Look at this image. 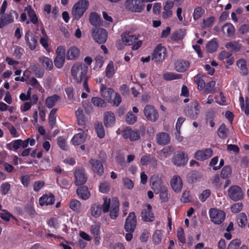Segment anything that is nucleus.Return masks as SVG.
I'll list each match as a JSON object with an SVG mask.
<instances>
[{"instance_id": "79ce46f5", "label": "nucleus", "mask_w": 249, "mask_h": 249, "mask_svg": "<svg viewBox=\"0 0 249 249\" xmlns=\"http://www.w3.org/2000/svg\"><path fill=\"white\" fill-rule=\"evenodd\" d=\"M95 131L98 137L100 139L105 136V130L101 122H97L94 124Z\"/></svg>"}, {"instance_id": "2eb2a0df", "label": "nucleus", "mask_w": 249, "mask_h": 249, "mask_svg": "<svg viewBox=\"0 0 249 249\" xmlns=\"http://www.w3.org/2000/svg\"><path fill=\"white\" fill-rule=\"evenodd\" d=\"M213 154L212 148H205L196 151L194 155V158L197 160L203 161L210 158Z\"/></svg>"}, {"instance_id": "37998d69", "label": "nucleus", "mask_w": 249, "mask_h": 249, "mask_svg": "<svg viewBox=\"0 0 249 249\" xmlns=\"http://www.w3.org/2000/svg\"><path fill=\"white\" fill-rule=\"evenodd\" d=\"M85 141L84 134L83 133H79L73 137L71 142L74 145H79L83 143Z\"/></svg>"}, {"instance_id": "6e6d98bb", "label": "nucleus", "mask_w": 249, "mask_h": 249, "mask_svg": "<svg viewBox=\"0 0 249 249\" xmlns=\"http://www.w3.org/2000/svg\"><path fill=\"white\" fill-rule=\"evenodd\" d=\"M177 237L179 241V242L181 243L182 245H184L186 243V239L184 236V230L182 227H179L177 231Z\"/></svg>"}, {"instance_id": "4468645a", "label": "nucleus", "mask_w": 249, "mask_h": 249, "mask_svg": "<svg viewBox=\"0 0 249 249\" xmlns=\"http://www.w3.org/2000/svg\"><path fill=\"white\" fill-rule=\"evenodd\" d=\"M143 112L147 119L152 122H155L159 118L158 111L153 106L146 105L144 108Z\"/></svg>"}, {"instance_id": "603ef678", "label": "nucleus", "mask_w": 249, "mask_h": 249, "mask_svg": "<svg viewBox=\"0 0 249 249\" xmlns=\"http://www.w3.org/2000/svg\"><path fill=\"white\" fill-rule=\"evenodd\" d=\"M204 10L200 6L195 8L193 13V18L195 20L199 19L204 14Z\"/></svg>"}, {"instance_id": "e433bc0d", "label": "nucleus", "mask_w": 249, "mask_h": 249, "mask_svg": "<svg viewBox=\"0 0 249 249\" xmlns=\"http://www.w3.org/2000/svg\"><path fill=\"white\" fill-rule=\"evenodd\" d=\"M38 60L46 69L51 70L53 68V62L49 57L42 56L39 57Z\"/></svg>"}, {"instance_id": "dca6fc26", "label": "nucleus", "mask_w": 249, "mask_h": 249, "mask_svg": "<svg viewBox=\"0 0 249 249\" xmlns=\"http://www.w3.org/2000/svg\"><path fill=\"white\" fill-rule=\"evenodd\" d=\"M123 137L125 139H129L130 141H136L140 139V131L133 130L131 127H127L123 131Z\"/></svg>"}, {"instance_id": "473e14b6", "label": "nucleus", "mask_w": 249, "mask_h": 249, "mask_svg": "<svg viewBox=\"0 0 249 249\" xmlns=\"http://www.w3.org/2000/svg\"><path fill=\"white\" fill-rule=\"evenodd\" d=\"M141 163L142 165H147L150 163L156 165L157 160L155 157H151L150 155L146 154L142 157Z\"/></svg>"}, {"instance_id": "393cba45", "label": "nucleus", "mask_w": 249, "mask_h": 249, "mask_svg": "<svg viewBox=\"0 0 249 249\" xmlns=\"http://www.w3.org/2000/svg\"><path fill=\"white\" fill-rule=\"evenodd\" d=\"M115 122V114L111 111H107L104 114V123L107 127H112Z\"/></svg>"}, {"instance_id": "3c124183", "label": "nucleus", "mask_w": 249, "mask_h": 249, "mask_svg": "<svg viewBox=\"0 0 249 249\" xmlns=\"http://www.w3.org/2000/svg\"><path fill=\"white\" fill-rule=\"evenodd\" d=\"M91 103L95 106L100 107L106 106V102L101 98L99 97H93L91 99Z\"/></svg>"}, {"instance_id": "4c0bfd02", "label": "nucleus", "mask_w": 249, "mask_h": 249, "mask_svg": "<svg viewBox=\"0 0 249 249\" xmlns=\"http://www.w3.org/2000/svg\"><path fill=\"white\" fill-rule=\"evenodd\" d=\"M22 142V140L18 139L13 140L11 142L6 144V148L9 150H14L17 151L20 147V142Z\"/></svg>"}, {"instance_id": "4d7b16f0", "label": "nucleus", "mask_w": 249, "mask_h": 249, "mask_svg": "<svg viewBox=\"0 0 249 249\" xmlns=\"http://www.w3.org/2000/svg\"><path fill=\"white\" fill-rule=\"evenodd\" d=\"M137 120V116L132 112L129 111L126 115L125 121L130 124H134Z\"/></svg>"}, {"instance_id": "e2e57ef3", "label": "nucleus", "mask_w": 249, "mask_h": 249, "mask_svg": "<svg viewBox=\"0 0 249 249\" xmlns=\"http://www.w3.org/2000/svg\"><path fill=\"white\" fill-rule=\"evenodd\" d=\"M211 190L210 189H206L198 196V198L201 202H204L211 196Z\"/></svg>"}, {"instance_id": "7c9ffc66", "label": "nucleus", "mask_w": 249, "mask_h": 249, "mask_svg": "<svg viewBox=\"0 0 249 249\" xmlns=\"http://www.w3.org/2000/svg\"><path fill=\"white\" fill-rule=\"evenodd\" d=\"M25 11L27 12L29 17L30 18V21H27L26 23L29 24L30 22L33 23L34 24L36 25L38 23V20L37 16L31 6L26 7Z\"/></svg>"}, {"instance_id": "2f4dec72", "label": "nucleus", "mask_w": 249, "mask_h": 249, "mask_svg": "<svg viewBox=\"0 0 249 249\" xmlns=\"http://www.w3.org/2000/svg\"><path fill=\"white\" fill-rule=\"evenodd\" d=\"M240 40L228 42L226 43L225 46L227 49L231 50L232 52H239L242 47V44L240 43Z\"/></svg>"}, {"instance_id": "9b49d317", "label": "nucleus", "mask_w": 249, "mask_h": 249, "mask_svg": "<svg viewBox=\"0 0 249 249\" xmlns=\"http://www.w3.org/2000/svg\"><path fill=\"white\" fill-rule=\"evenodd\" d=\"M137 218L134 212H130L126 218L124 229L125 231L134 232L136 228Z\"/></svg>"}, {"instance_id": "1a4fd4ad", "label": "nucleus", "mask_w": 249, "mask_h": 249, "mask_svg": "<svg viewBox=\"0 0 249 249\" xmlns=\"http://www.w3.org/2000/svg\"><path fill=\"white\" fill-rule=\"evenodd\" d=\"M126 9L131 12L140 13L144 8V4L140 0H126L124 3Z\"/></svg>"}, {"instance_id": "f03ea898", "label": "nucleus", "mask_w": 249, "mask_h": 249, "mask_svg": "<svg viewBox=\"0 0 249 249\" xmlns=\"http://www.w3.org/2000/svg\"><path fill=\"white\" fill-rule=\"evenodd\" d=\"M122 42L126 46L133 45V50H138L142 45V41L139 40V36L130 35L128 31H124L121 35Z\"/></svg>"}, {"instance_id": "c03bdc74", "label": "nucleus", "mask_w": 249, "mask_h": 249, "mask_svg": "<svg viewBox=\"0 0 249 249\" xmlns=\"http://www.w3.org/2000/svg\"><path fill=\"white\" fill-rule=\"evenodd\" d=\"M228 129L225 124H222L219 127L217 131V135L219 137L222 139H226L228 136Z\"/></svg>"}, {"instance_id": "49530a36", "label": "nucleus", "mask_w": 249, "mask_h": 249, "mask_svg": "<svg viewBox=\"0 0 249 249\" xmlns=\"http://www.w3.org/2000/svg\"><path fill=\"white\" fill-rule=\"evenodd\" d=\"M237 222L239 227L243 228L245 227L248 222L247 216L244 213H240L237 218Z\"/></svg>"}, {"instance_id": "5fc2aeb1", "label": "nucleus", "mask_w": 249, "mask_h": 249, "mask_svg": "<svg viewBox=\"0 0 249 249\" xmlns=\"http://www.w3.org/2000/svg\"><path fill=\"white\" fill-rule=\"evenodd\" d=\"M215 85V82L214 81H211L205 84V87L204 89L205 94L210 93H213L214 92V87Z\"/></svg>"}, {"instance_id": "f8f14e48", "label": "nucleus", "mask_w": 249, "mask_h": 249, "mask_svg": "<svg viewBox=\"0 0 249 249\" xmlns=\"http://www.w3.org/2000/svg\"><path fill=\"white\" fill-rule=\"evenodd\" d=\"M73 174L75 179L74 181L75 185H82L86 182L87 177L83 167L76 168L74 171Z\"/></svg>"}, {"instance_id": "bf43d9fd", "label": "nucleus", "mask_w": 249, "mask_h": 249, "mask_svg": "<svg viewBox=\"0 0 249 249\" xmlns=\"http://www.w3.org/2000/svg\"><path fill=\"white\" fill-rule=\"evenodd\" d=\"M104 203L102 206V210L104 213H107L109 212V208L111 207L110 199H107V197H103Z\"/></svg>"}, {"instance_id": "13d9d810", "label": "nucleus", "mask_w": 249, "mask_h": 249, "mask_svg": "<svg viewBox=\"0 0 249 249\" xmlns=\"http://www.w3.org/2000/svg\"><path fill=\"white\" fill-rule=\"evenodd\" d=\"M201 177V176L200 174L197 171H193L188 175L189 180H190L191 182H196L197 180L200 178Z\"/></svg>"}, {"instance_id": "0eeeda50", "label": "nucleus", "mask_w": 249, "mask_h": 249, "mask_svg": "<svg viewBox=\"0 0 249 249\" xmlns=\"http://www.w3.org/2000/svg\"><path fill=\"white\" fill-rule=\"evenodd\" d=\"M18 17L17 11L11 10L8 13L1 15L0 17V29L3 28L6 25L14 21V18H18Z\"/></svg>"}, {"instance_id": "c85d7f7f", "label": "nucleus", "mask_w": 249, "mask_h": 249, "mask_svg": "<svg viewBox=\"0 0 249 249\" xmlns=\"http://www.w3.org/2000/svg\"><path fill=\"white\" fill-rule=\"evenodd\" d=\"M80 54V51L75 46L71 47L66 53V58L68 60H75L77 59Z\"/></svg>"}, {"instance_id": "0e129e2a", "label": "nucleus", "mask_w": 249, "mask_h": 249, "mask_svg": "<svg viewBox=\"0 0 249 249\" xmlns=\"http://www.w3.org/2000/svg\"><path fill=\"white\" fill-rule=\"evenodd\" d=\"M56 183L62 188H66L69 185L67 179L60 177L56 178Z\"/></svg>"}, {"instance_id": "7ed1b4c3", "label": "nucleus", "mask_w": 249, "mask_h": 249, "mask_svg": "<svg viewBox=\"0 0 249 249\" xmlns=\"http://www.w3.org/2000/svg\"><path fill=\"white\" fill-rule=\"evenodd\" d=\"M89 4L88 0H79L73 6L71 15L73 19L78 20L89 8Z\"/></svg>"}, {"instance_id": "6e6552de", "label": "nucleus", "mask_w": 249, "mask_h": 249, "mask_svg": "<svg viewBox=\"0 0 249 249\" xmlns=\"http://www.w3.org/2000/svg\"><path fill=\"white\" fill-rule=\"evenodd\" d=\"M92 36L95 41L99 44H103L107 41V33L102 28H95L92 30Z\"/></svg>"}, {"instance_id": "052dcab7", "label": "nucleus", "mask_w": 249, "mask_h": 249, "mask_svg": "<svg viewBox=\"0 0 249 249\" xmlns=\"http://www.w3.org/2000/svg\"><path fill=\"white\" fill-rule=\"evenodd\" d=\"M81 204L76 199H72L70 203V208L74 211H78L80 209Z\"/></svg>"}, {"instance_id": "774afa93", "label": "nucleus", "mask_w": 249, "mask_h": 249, "mask_svg": "<svg viewBox=\"0 0 249 249\" xmlns=\"http://www.w3.org/2000/svg\"><path fill=\"white\" fill-rule=\"evenodd\" d=\"M162 238L161 231L160 230H156L153 235V242L158 244L161 242Z\"/></svg>"}, {"instance_id": "a211bd4d", "label": "nucleus", "mask_w": 249, "mask_h": 249, "mask_svg": "<svg viewBox=\"0 0 249 249\" xmlns=\"http://www.w3.org/2000/svg\"><path fill=\"white\" fill-rule=\"evenodd\" d=\"M188 156L183 151L178 152L172 158V161L178 166L185 165L188 161Z\"/></svg>"}, {"instance_id": "a18cd8bd", "label": "nucleus", "mask_w": 249, "mask_h": 249, "mask_svg": "<svg viewBox=\"0 0 249 249\" xmlns=\"http://www.w3.org/2000/svg\"><path fill=\"white\" fill-rule=\"evenodd\" d=\"M218 43L215 39H213L209 41L206 45L207 51L210 53H213L216 51L218 48Z\"/></svg>"}, {"instance_id": "423d86ee", "label": "nucleus", "mask_w": 249, "mask_h": 249, "mask_svg": "<svg viewBox=\"0 0 249 249\" xmlns=\"http://www.w3.org/2000/svg\"><path fill=\"white\" fill-rule=\"evenodd\" d=\"M211 220L216 224H220L225 219L226 214L223 211L211 208L209 211Z\"/></svg>"}, {"instance_id": "39448f33", "label": "nucleus", "mask_w": 249, "mask_h": 249, "mask_svg": "<svg viewBox=\"0 0 249 249\" xmlns=\"http://www.w3.org/2000/svg\"><path fill=\"white\" fill-rule=\"evenodd\" d=\"M229 198L234 201L241 200L244 198V193L242 189L238 185H231L228 190Z\"/></svg>"}, {"instance_id": "c756f323", "label": "nucleus", "mask_w": 249, "mask_h": 249, "mask_svg": "<svg viewBox=\"0 0 249 249\" xmlns=\"http://www.w3.org/2000/svg\"><path fill=\"white\" fill-rule=\"evenodd\" d=\"M76 193L83 200L88 199L90 196V192L86 186H80L77 188Z\"/></svg>"}, {"instance_id": "20e7f679", "label": "nucleus", "mask_w": 249, "mask_h": 249, "mask_svg": "<svg viewBox=\"0 0 249 249\" xmlns=\"http://www.w3.org/2000/svg\"><path fill=\"white\" fill-rule=\"evenodd\" d=\"M200 108L201 107L198 102L194 101L185 108L184 112L186 116L192 120H196L200 113Z\"/></svg>"}, {"instance_id": "69168bd1", "label": "nucleus", "mask_w": 249, "mask_h": 249, "mask_svg": "<svg viewBox=\"0 0 249 249\" xmlns=\"http://www.w3.org/2000/svg\"><path fill=\"white\" fill-rule=\"evenodd\" d=\"M241 243L240 239H235L231 240L227 249H238Z\"/></svg>"}, {"instance_id": "ddd939ff", "label": "nucleus", "mask_w": 249, "mask_h": 249, "mask_svg": "<svg viewBox=\"0 0 249 249\" xmlns=\"http://www.w3.org/2000/svg\"><path fill=\"white\" fill-rule=\"evenodd\" d=\"M166 55V49L161 44H159L154 49L152 56V60L155 61H162L164 60Z\"/></svg>"}, {"instance_id": "9d476101", "label": "nucleus", "mask_w": 249, "mask_h": 249, "mask_svg": "<svg viewBox=\"0 0 249 249\" xmlns=\"http://www.w3.org/2000/svg\"><path fill=\"white\" fill-rule=\"evenodd\" d=\"M66 50L64 47L58 46L56 50V56L54 60V66L58 68H61L64 64L65 60Z\"/></svg>"}, {"instance_id": "8fccbe9b", "label": "nucleus", "mask_w": 249, "mask_h": 249, "mask_svg": "<svg viewBox=\"0 0 249 249\" xmlns=\"http://www.w3.org/2000/svg\"><path fill=\"white\" fill-rule=\"evenodd\" d=\"M231 174V168L230 166H225L221 170L220 176L222 178L226 179L230 178Z\"/></svg>"}, {"instance_id": "5701e85b", "label": "nucleus", "mask_w": 249, "mask_h": 249, "mask_svg": "<svg viewBox=\"0 0 249 249\" xmlns=\"http://www.w3.org/2000/svg\"><path fill=\"white\" fill-rule=\"evenodd\" d=\"M141 216L143 221L152 222L154 220L155 216L152 212V206L150 204H147V209L142 211Z\"/></svg>"}, {"instance_id": "de8ad7c7", "label": "nucleus", "mask_w": 249, "mask_h": 249, "mask_svg": "<svg viewBox=\"0 0 249 249\" xmlns=\"http://www.w3.org/2000/svg\"><path fill=\"white\" fill-rule=\"evenodd\" d=\"M160 197L161 202H167L169 200L168 197V190L166 187H162V189L160 190Z\"/></svg>"}, {"instance_id": "4be33fe9", "label": "nucleus", "mask_w": 249, "mask_h": 249, "mask_svg": "<svg viewBox=\"0 0 249 249\" xmlns=\"http://www.w3.org/2000/svg\"><path fill=\"white\" fill-rule=\"evenodd\" d=\"M119 202L117 198L114 197L112 199L111 207L110 210V217L112 219H116L119 215Z\"/></svg>"}, {"instance_id": "f3484780", "label": "nucleus", "mask_w": 249, "mask_h": 249, "mask_svg": "<svg viewBox=\"0 0 249 249\" xmlns=\"http://www.w3.org/2000/svg\"><path fill=\"white\" fill-rule=\"evenodd\" d=\"M25 40L31 50H34L38 45V37L33 35L31 31L28 30L25 35Z\"/></svg>"}, {"instance_id": "09e8293b", "label": "nucleus", "mask_w": 249, "mask_h": 249, "mask_svg": "<svg viewBox=\"0 0 249 249\" xmlns=\"http://www.w3.org/2000/svg\"><path fill=\"white\" fill-rule=\"evenodd\" d=\"M115 73V70L113 63L109 62L107 66L106 69V76L107 78H111Z\"/></svg>"}, {"instance_id": "aec40b11", "label": "nucleus", "mask_w": 249, "mask_h": 249, "mask_svg": "<svg viewBox=\"0 0 249 249\" xmlns=\"http://www.w3.org/2000/svg\"><path fill=\"white\" fill-rule=\"evenodd\" d=\"M93 172L101 176L104 172V168L102 162L99 160L91 159L89 161Z\"/></svg>"}, {"instance_id": "412c9836", "label": "nucleus", "mask_w": 249, "mask_h": 249, "mask_svg": "<svg viewBox=\"0 0 249 249\" xmlns=\"http://www.w3.org/2000/svg\"><path fill=\"white\" fill-rule=\"evenodd\" d=\"M101 223L100 222H95L90 227V232L93 236L95 243L99 244L101 239L100 237V228Z\"/></svg>"}, {"instance_id": "f704fd0d", "label": "nucleus", "mask_w": 249, "mask_h": 249, "mask_svg": "<svg viewBox=\"0 0 249 249\" xmlns=\"http://www.w3.org/2000/svg\"><path fill=\"white\" fill-rule=\"evenodd\" d=\"M59 99L60 96L56 94L49 96L46 99L45 105L48 108H52Z\"/></svg>"}, {"instance_id": "338daca9", "label": "nucleus", "mask_w": 249, "mask_h": 249, "mask_svg": "<svg viewBox=\"0 0 249 249\" xmlns=\"http://www.w3.org/2000/svg\"><path fill=\"white\" fill-rule=\"evenodd\" d=\"M110 189L109 183L107 181H104L100 183L99 185V191L102 193H107Z\"/></svg>"}, {"instance_id": "72a5a7b5", "label": "nucleus", "mask_w": 249, "mask_h": 249, "mask_svg": "<svg viewBox=\"0 0 249 249\" xmlns=\"http://www.w3.org/2000/svg\"><path fill=\"white\" fill-rule=\"evenodd\" d=\"M222 30L224 33H227V36L228 37L233 36L234 35L235 31L234 26L230 23H227L225 24L223 26Z\"/></svg>"}, {"instance_id": "cd10ccee", "label": "nucleus", "mask_w": 249, "mask_h": 249, "mask_svg": "<svg viewBox=\"0 0 249 249\" xmlns=\"http://www.w3.org/2000/svg\"><path fill=\"white\" fill-rule=\"evenodd\" d=\"M156 141L158 144L165 145L170 142V136L166 132H160L157 135Z\"/></svg>"}, {"instance_id": "6ab92c4d", "label": "nucleus", "mask_w": 249, "mask_h": 249, "mask_svg": "<svg viewBox=\"0 0 249 249\" xmlns=\"http://www.w3.org/2000/svg\"><path fill=\"white\" fill-rule=\"evenodd\" d=\"M150 185L156 194H159L162 187H166L162 185V180L158 176L154 175L150 178Z\"/></svg>"}, {"instance_id": "bb28decb", "label": "nucleus", "mask_w": 249, "mask_h": 249, "mask_svg": "<svg viewBox=\"0 0 249 249\" xmlns=\"http://www.w3.org/2000/svg\"><path fill=\"white\" fill-rule=\"evenodd\" d=\"M190 65V62L188 60L180 59L175 63V68L178 72H184L188 69Z\"/></svg>"}, {"instance_id": "c9c22d12", "label": "nucleus", "mask_w": 249, "mask_h": 249, "mask_svg": "<svg viewBox=\"0 0 249 249\" xmlns=\"http://www.w3.org/2000/svg\"><path fill=\"white\" fill-rule=\"evenodd\" d=\"M236 65L240 69L241 73L243 75H247L249 73L248 69L247 67L246 61L244 59H240L236 62Z\"/></svg>"}, {"instance_id": "a19ab883", "label": "nucleus", "mask_w": 249, "mask_h": 249, "mask_svg": "<svg viewBox=\"0 0 249 249\" xmlns=\"http://www.w3.org/2000/svg\"><path fill=\"white\" fill-rule=\"evenodd\" d=\"M114 90L113 89L109 88L106 91H103L101 94L102 96L109 103H112V96L114 93Z\"/></svg>"}, {"instance_id": "a878e982", "label": "nucleus", "mask_w": 249, "mask_h": 249, "mask_svg": "<svg viewBox=\"0 0 249 249\" xmlns=\"http://www.w3.org/2000/svg\"><path fill=\"white\" fill-rule=\"evenodd\" d=\"M55 201V197L52 193L44 194L39 199V204L43 206L44 205H51Z\"/></svg>"}, {"instance_id": "864d4df0", "label": "nucleus", "mask_w": 249, "mask_h": 249, "mask_svg": "<svg viewBox=\"0 0 249 249\" xmlns=\"http://www.w3.org/2000/svg\"><path fill=\"white\" fill-rule=\"evenodd\" d=\"M100 19V16L95 12L91 13L89 16V22L94 26L99 24Z\"/></svg>"}, {"instance_id": "680f3d73", "label": "nucleus", "mask_w": 249, "mask_h": 249, "mask_svg": "<svg viewBox=\"0 0 249 249\" xmlns=\"http://www.w3.org/2000/svg\"><path fill=\"white\" fill-rule=\"evenodd\" d=\"M174 149L172 146H167L164 147L161 150V153L162 156L165 158H167L170 156L173 152Z\"/></svg>"}, {"instance_id": "f257e3e1", "label": "nucleus", "mask_w": 249, "mask_h": 249, "mask_svg": "<svg viewBox=\"0 0 249 249\" xmlns=\"http://www.w3.org/2000/svg\"><path fill=\"white\" fill-rule=\"evenodd\" d=\"M88 66L83 63H76L73 65L71 70V75L78 83L85 78H89L87 75Z\"/></svg>"}, {"instance_id": "58836bf2", "label": "nucleus", "mask_w": 249, "mask_h": 249, "mask_svg": "<svg viewBox=\"0 0 249 249\" xmlns=\"http://www.w3.org/2000/svg\"><path fill=\"white\" fill-rule=\"evenodd\" d=\"M102 211V206L99 204L95 203L90 208L91 215L96 218L100 216Z\"/></svg>"}, {"instance_id": "ea45409f", "label": "nucleus", "mask_w": 249, "mask_h": 249, "mask_svg": "<svg viewBox=\"0 0 249 249\" xmlns=\"http://www.w3.org/2000/svg\"><path fill=\"white\" fill-rule=\"evenodd\" d=\"M186 35V31L184 29H179L175 31L171 36V39L174 41H178L182 39Z\"/></svg>"}, {"instance_id": "b1692460", "label": "nucleus", "mask_w": 249, "mask_h": 249, "mask_svg": "<svg viewBox=\"0 0 249 249\" xmlns=\"http://www.w3.org/2000/svg\"><path fill=\"white\" fill-rule=\"evenodd\" d=\"M173 190L176 193H179L182 188L183 183L181 178L179 176H174L170 182Z\"/></svg>"}]
</instances>
